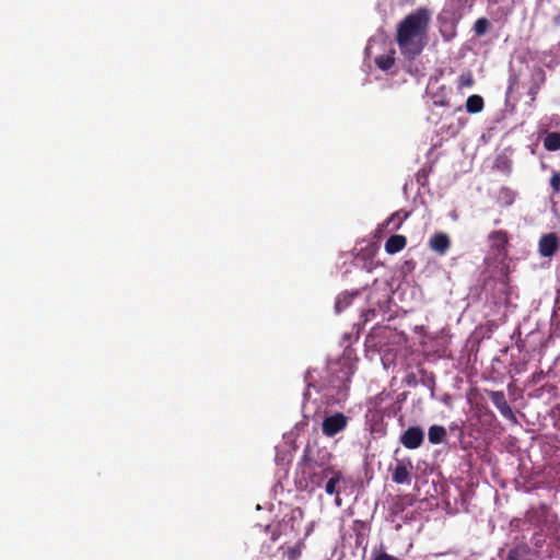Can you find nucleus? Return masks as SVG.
<instances>
[{
  "instance_id": "a211bd4d",
  "label": "nucleus",
  "mask_w": 560,
  "mask_h": 560,
  "mask_svg": "<svg viewBox=\"0 0 560 560\" xmlns=\"http://www.w3.org/2000/svg\"><path fill=\"white\" fill-rule=\"evenodd\" d=\"M428 438L430 443L440 444L446 438V430L441 425H432L429 428Z\"/></svg>"
},
{
  "instance_id": "6ab92c4d",
  "label": "nucleus",
  "mask_w": 560,
  "mask_h": 560,
  "mask_svg": "<svg viewBox=\"0 0 560 560\" xmlns=\"http://www.w3.org/2000/svg\"><path fill=\"white\" fill-rule=\"evenodd\" d=\"M544 147L547 151L560 150V133L548 132L544 139Z\"/></svg>"
},
{
  "instance_id": "c85d7f7f",
  "label": "nucleus",
  "mask_w": 560,
  "mask_h": 560,
  "mask_svg": "<svg viewBox=\"0 0 560 560\" xmlns=\"http://www.w3.org/2000/svg\"><path fill=\"white\" fill-rule=\"evenodd\" d=\"M552 23L557 26H560V10H559V13L557 15L553 16L552 19Z\"/></svg>"
},
{
  "instance_id": "9b49d317",
  "label": "nucleus",
  "mask_w": 560,
  "mask_h": 560,
  "mask_svg": "<svg viewBox=\"0 0 560 560\" xmlns=\"http://www.w3.org/2000/svg\"><path fill=\"white\" fill-rule=\"evenodd\" d=\"M430 248L439 255H444L451 247V241L445 233H435L429 241Z\"/></svg>"
},
{
  "instance_id": "39448f33",
  "label": "nucleus",
  "mask_w": 560,
  "mask_h": 560,
  "mask_svg": "<svg viewBox=\"0 0 560 560\" xmlns=\"http://www.w3.org/2000/svg\"><path fill=\"white\" fill-rule=\"evenodd\" d=\"M509 240V233L504 230L492 231L488 235L490 248L500 257H505L508 255Z\"/></svg>"
},
{
  "instance_id": "b1692460",
  "label": "nucleus",
  "mask_w": 560,
  "mask_h": 560,
  "mask_svg": "<svg viewBox=\"0 0 560 560\" xmlns=\"http://www.w3.org/2000/svg\"><path fill=\"white\" fill-rule=\"evenodd\" d=\"M472 84H474V79H472L471 73L462 74L459 77V81H458L459 89L470 88V86H472Z\"/></svg>"
},
{
  "instance_id": "ddd939ff",
  "label": "nucleus",
  "mask_w": 560,
  "mask_h": 560,
  "mask_svg": "<svg viewBox=\"0 0 560 560\" xmlns=\"http://www.w3.org/2000/svg\"><path fill=\"white\" fill-rule=\"evenodd\" d=\"M407 245V238L404 235L395 234L388 237L385 243V250L387 254H396L402 250Z\"/></svg>"
},
{
  "instance_id": "20e7f679",
  "label": "nucleus",
  "mask_w": 560,
  "mask_h": 560,
  "mask_svg": "<svg viewBox=\"0 0 560 560\" xmlns=\"http://www.w3.org/2000/svg\"><path fill=\"white\" fill-rule=\"evenodd\" d=\"M307 469L308 482L306 486H310L311 489L314 490L315 488H320L323 486L324 480L331 475L334 468L331 466L323 467L317 464H308Z\"/></svg>"
},
{
  "instance_id": "a878e982",
  "label": "nucleus",
  "mask_w": 560,
  "mask_h": 560,
  "mask_svg": "<svg viewBox=\"0 0 560 560\" xmlns=\"http://www.w3.org/2000/svg\"><path fill=\"white\" fill-rule=\"evenodd\" d=\"M372 560H400L397 557L386 553L385 551L374 552Z\"/></svg>"
},
{
  "instance_id": "0eeeda50",
  "label": "nucleus",
  "mask_w": 560,
  "mask_h": 560,
  "mask_svg": "<svg viewBox=\"0 0 560 560\" xmlns=\"http://www.w3.org/2000/svg\"><path fill=\"white\" fill-rule=\"evenodd\" d=\"M427 94L434 106L450 107L448 89L445 85H438L436 82L430 83Z\"/></svg>"
},
{
  "instance_id": "4468645a",
  "label": "nucleus",
  "mask_w": 560,
  "mask_h": 560,
  "mask_svg": "<svg viewBox=\"0 0 560 560\" xmlns=\"http://www.w3.org/2000/svg\"><path fill=\"white\" fill-rule=\"evenodd\" d=\"M529 553V546L525 542H522L510 549L505 560H525Z\"/></svg>"
},
{
  "instance_id": "412c9836",
  "label": "nucleus",
  "mask_w": 560,
  "mask_h": 560,
  "mask_svg": "<svg viewBox=\"0 0 560 560\" xmlns=\"http://www.w3.org/2000/svg\"><path fill=\"white\" fill-rule=\"evenodd\" d=\"M489 27V20L486 18H480L474 24V32L477 36H482L488 32Z\"/></svg>"
},
{
  "instance_id": "f257e3e1",
  "label": "nucleus",
  "mask_w": 560,
  "mask_h": 560,
  "mask_svg": "<svg viewBox=\"0 0 560 560\" xmlns=\"http://www.w3.org/2000/svg\"><path fill=\"white\" fill-rule=\"evenodd\" d=\"M430 21V11L425 8H419L398 23L396 42L400 52L408 60H413L423 51L428 43Z\"/></svg>"
},
{
  "instance_id": "aec40b11",
  "label": "nucleus",
  "mask_w": 560,
  "mask_h": 560,
  "mask_svg": "<svg viewBox=\"0 0 560 560\" xmlns=\"http://www.w3.org/2000/svg\"><path fill=\"white\" fill-rule=\"evenodd\" d=\"M498 200L503 207H510L515 200V192L508 187H503L499 191Z\"/></svg>"
},
{
  "instance_id": "5701e85b",
  "label": "nucleus",
  "mask_w": 560,
  "mask_h": 560,
  "mask_svg": "<svg viewBox=\"0 0 560 560\" xmlns=\"http://www.w3.org/2000/svg\"><path fill=\"white\" fill-rule=\"evenodd\" d=\"M408 218V213H405L402 218L399 217V212L393 213L386 221V225L393 224V230L400 229L402 221Z\"/></svg>"
},
{
  "instance_id": "4be33fe9",
  "label": "nucleus",
  "mask_w": 560,
  "mask_h": 560,
  "mask_svg": "<svg viewBox=\"0 0 560 560\" xmlns=\"http://www.w3.org/2000/svg\"><path fill=\"white\" fill-rule=\"evenodd\" d=\"M352 296L349 294H341L337 298L335 303V308L337 313L342 312L345 308H347L351 303Z\"/></svg>"
},
{
  "instance_id": "f8f14e48",
  "label": "nucleus",
  "mask_w": 560,
  "mask_h": 560,
  "mask_svg": "<svg viewBox=\"0 0 560 560\" xmlns=\"http://www.w3.org/2000/svg\"><path fill=\"white\" fill-rule=\"evenodd\" d=\"M546 81V73L542 68L534 69L532 73V85L528 90V95L530 96V101L534 102L536 96L541 88V85Z\"/></svg>"
},
{
  "instance_id": "dca6fc26",
  "label": "nucleus",
  "mask_w": 560,
  "mask_h": 560,
  "mask_svg": "<svg viewBox=\"0 0 560 560\" xmlns=\"http://www.w3.org/2000/svg\"><path fill=\"white\" fill-rule=\"evenodd\" d=\"M327 482L325 485V491L327 494L332 495L336 494L339 495V491L337 490V485L342 480V474L339 470L332 469L331 475L327 478Z\"/></svg>"
},
{
  "instance_id": "f3484780",
  "label": "nucleus",
  "mask_w": 560,
  "mask_h": 560,
  "mask_svg": "<svg viewBox=\"0 0 560 560\" xmlns=\"http://www.w3.org/2000/svg\"><path fill=\"white\" fill-rule=\"evenodd\" d=\"M395 50L392 49L388 54L380 55L375 58V65L383 71L389 70L395 63Z\"/></svg>"
},
{
  "instance_id": "6e6552de",
  "label": "nucleus",
  "mask_w": 560,
  "mask_h": 560,
  "mask_svg": "<svg viewBox=\"0 0 560 560\" xmlns=\"http://www.w3.org/2000/svg\"><path fill=\"white\" fill-rule=\"evenodd\" d=\"M550 516H551L550 506H548L545 503H541L537 508H532L526 513V520L536 526L546 524Z\"/></svg>"
},
{
  "instance_id": "2eb2a0df",
  "label": "nucleus",
  "mask_w": 560,
  "mask_h": 560,
  "mask_svg": "<svg viewBox=\"0 0 560 560\" xmlns=\"http://www.w3.org/2000/svg\"><path fill=\"white\" fill-rule=\"evenodd\" d=\"M485 107L483 98L480 95L474 94L466 100L465 108L469 114H478Z\"/></svg>"
},
{
  "instance_id": "393cba45",
  "label": "nucleus",
  "mask_w": 560,
  "mask_h": 560,
  "mask_svg": "<svg viewBox=\"0 0 560 560\" xmlns=\"http://www.w3.org/2000/svg\"><path fill=\"white\" fill-rule=\"evenodd\" d=\"M532 544L536 548H541L545 544V536L541 530L535 532L532 537Z\"/></svg>"
},
{
  "instance_id": "423d86ee",
  "label": "nucleus",
  "mask_w": 560,
  "mask_h": 560,
  "mask_svg": "<svg viewBox=\"0 0 560 560\" xmlns=\"http://www.w3.org/2000/svg\"><path fill=\"white\" fill-rule=\"evenodd\" d=\"M424 440L423 430L420 427L408 428L400 436V443L409 450L418 448Z\"/></svg>"
},
{
  "instance_id": "bb28decb",
  "label": "nucleus",
  "mask_w": 560,
  "mask_h": 560,
  "mask_svg": "<svg viewBox=\"0 0 560 560\" xmlns=\"http://www.w3.org/2000/svg\"><path fill=\"white\" fill-rule=\"evenodd\" d=\"M550 185L555 192H560V174L555 173L550 178Z\"/></svg>"
},
{
  "instance_id": "9d476101",
  "label": "nucleus",
  "mask_w": 560,
  "mask_h": 560,
  "mask_svg": "<svg viewBox=\"0 0 560 560\" xmlns=\"http://www.w3.org/2000/svg\"><path fill=\"white\" fill-rule=\"evenodd\" d=\"M412 465L410 462L405 463L397 460L396 467L393 471L392 480L397 485L410 483Z\"/></svg>"
},
{
  "instance_id": "cd10ccee",
  "label": "nucleus",
  "mask_w": 560,
  "mask_h": 560,
  "mask_svg": "<svg viewBox=\"0 0 560 560\" xmlns=\"http://www.w3.org/2000/svg\"><path fill=\"white\" fill-rule=\"evenodd\" d=\"M265 532L266 533H271V540L272 541H276L279 536H280V532L278 530V528H272L271 525H266L265 526Z\"/></svg>"
},
{
  "instance_id": "7c9ffc66",
  "label": "nucleus",
  "mask_w": 560,
  "mask_h": 560,
  "mask_svg": "<svg viewBox=\"0 0 560 560\" xmlns=\"http://www.w3.org/2000/svg\"><path fill=\"white\" fill-rule=\"evenodd\" d=\"M499 223H500V220H499V219H497V220L494 221V224H499Z\"/></svg>"
},
{
  "instance_id": "c756f323",
  "label": "nucleus",
  "mask_w": 560,
  "mask_h": 560,
  "mask_svg": "<svg viewBox=\"0 0 560 560\" xmlns=\"http://www.w3.org/2000/svg\"><path fill=\"white\" fill-rule=\"evenodd\" d=\"M369 313H371L372 315H374V314H375V311L370 310V311H369Z\"/></svg>"
},
{
  "instance_id": "1a4fd4ad",
  "label": "nucleus",
  "mask_w": 560,
  "mask_h": 560,
  "mask_svg": "<svg viewBox=\"0 0 560 560\" xmlns=\"http://www.w3.org/2000/svg\"><path fill=\"white\" fill-rule=\"evenodd\" d=\"M559 249V240L556 233H548L539 240V253L542 257H551Z\"/></svg>"
},
{
  "instance_id": "7ed1b4c3",
  "label": "nucleus",
  "mask_w": 560,
  "mask_h": 560,
  "mask_svg": "<svg viewBox=\"0 0 560 560\" xmlns=\"http://www.w3.org/2000/svg\"><path fill=\"white\" fill-rule=\"evenodd\" d=\"M492 404L498 408L501 415L513 423H517V418L511 406L506 401L505 394L502 390H486Z\"/></svg>"
},
{
  "instance_id": "f03ea898",
  "label": "nucleus",
  "mask_w": 560,
  "mask_h": 560,
  "mask_svg": "<svg viewBox=\"0 0 560 560\" xmlns=\"http://www.w3.org/2000/svg\"><path fill=\"white\" fill-rule=\"evenodd\" d=\"M348 425V417L342 412H336L326 417L322 423L323 434L332 438L339 432L343 431Z\"/></svg>"
}]
</instances>
